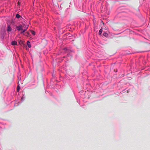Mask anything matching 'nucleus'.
I'll return each mask as SVG.
<instances>
[{
    "label": "nucleus",
    "instance_id": "obj_1",
    "mask_svg": "<svg viewBox=\"0 0 150 150\" xmlns=\"http://www.w3.org/2000/svg\"><path fill=\"white\" fill-rule=\"evenodd\" d=\"M23 25L22 26L21 25H19V26H17L16 27V28L17 30L18 31H20V30H23Z\"/></svg>",
    "mask_w": 150,
    "mask_h": 150
},
{
    "label": "nucleus",
    "instance_id": "obj_2",
    "mask_svg": "<svg viewBox=\"0 0 150 150\" xmlns=\"http://www.w3.org/2000/svg\"><path fill=\"white\" fill-rule=\"evenodd\" d=\"M28 28V25H27V27H26V28H25V29H24V30H21V34H23V33H24V32H25V31H26V30Z\"/></svg>",
    "mask_w": 150,
    "mask_h": 150
},
{
    "label": "nucleus",
    "instance_id": "obj_3",
    "mask_svg": "<svg viewBox=\"0 0 150 150\" xmlns=\"http://www.w3.org/2000/svg\"><path fill=\"white\" fill-rule=\"evenodd\" d=\"M7 30L8 32L11 31V27L9 25H8Z\"/></svg>",
    "mask_w": 150,
    "mask_h": 150
},
{
    "label": "nucleus",
    "instance_id": "obj_4",
    "mask_svg": "<svg viewBox=\"0 0 150 150\" xmlns=\"http://www.w3.org/2000/svg\"><path fill=\"white\" fill-rule=\"evenodd\" d=\"M11 45H17V42L15 41H13L11 42Z\"/></svg>",
    "mask_w": 150,
    "mask_h": 150
},
{
    "label": "nucleus",
    "instance_id": "obj_5",
    "mask_svg": "<svg viewBox=\"0 0 150 150\" xmlns=\"http://www.w3.org/2000/svg\"><path fill=\"white\" fill-rule=\"evenodd\" d=\"M27 45L29 48H30L31 47V45L30 44V43L28 41H27Z\"/></svg>",
    "mask_w": 150,
    "mask_h": 150
},
{
    "label": "nucleus",
    "instance_id": "obj_6",
    "mask_svg": "<svg viewBox=\"0 0 150 150\" xmlns=\"http://www.w3.org/2000/svg\"><path fill=\"white\" fill-rule=\"evenodd\" d=\"M103 35L105 37H108V34L106 33L105 32L103 33Z\"/></svg>",
    "mask_w": 150,
    "mask_h": 150
},
{
    "label": "nucleus",
    "instance_id": "obj_7",
    "mask_svg": "<svg viewBox=\"0 0 150 150\" xmlns=\"http://www.w3.org/2000/svg\"><path fill=\"white\" fill-rule=\"evenodd\" d=\"M102 31H103V30L102 28L100 29L99 31V35H101L102 32Z\"/></svg>",
    "mask_w": 150,
    "mask_h": 150
},
{
    "label": "nucleus",
    "instance_id": "obj_8",
    "mask_svg": "<svg viewBox=\"0 0 150 150\" xmlns=\"http://www.w3.org/2000/svg\"><path fill=\"white\" fill-rule=\"evenodd\" d=\"M16 18H19L21 17V16L18 14H16Z\"/></svg>",
    "mask_w": 150,
    "mask_h": 150
},
{
    "label": "nucleus",
    "instance_id": "obj_9",
    "mask_svg": "<svg viewBox=\"0 0 150 150\" xmlns=\"http://www.w3.org/2000/svg\"><path fill=\"white\" fill-rule=\"evenodd\" d=\"M30 32H31V33H32V34L33 35H35V32L34 31L32 30H31Z\"/></svg>",
    "mask_w": 150,
    "mask_h": 150
},
{
    "label": "nucleus",
    "instance_id": "obj_10",
    "mask_svg": "<svg viewBox=\"0 0 150 150\" xmlns=\"http://www.w3.org/2000/svg\"><path fill=\"white\" fill-rule=\"evenodd\" d=\"M20 87L19 85L17 86V92H18L20 90Z\"/></svg>",
    "mask_w": 150,
    "mask_h": 150
},
{
    "label": "nucleus",
    "instance_id": "obj_11",
    "mask_svg": "<svg viewBox=\"0 0 150 150\" xmlns=\"http://www.w3.org/2000/svg\"><path fill=\"white\" fill-rule=\"evenodd\" d=\"M24 35L25 36H28L29 35V33L28 32H26L24 34Z\"/></svg>",
    "mask_w": 150,
    "mask_h": 150
},
{
    "label": "nucleus",
    "instance_id": "obj_12",
    "mask_svg": "<svg viewBox=\"0 0 150 150\" xmlns=\"http://www.w3.org/2000/svg\"><path fill=\"white\" fill-rule=\"evenodd\" d=\"M18 6H20V3L19 1L18 2Z\"/></svg>",
    "mask_w": 150,
    "mask_h": 150
},
{
    "label": "nucleus",
    "instance_id": "obj_13",
    "mask_svg": "<svg viewBox=\"0 0 150 150\" xmlns=\"http://www.w3.org/2000/svg\"><path fill=\"white\" fill-rule=\"evenodd\" d=\"M26 27H27V25L25 26V27H24V26H23V28H26Z\"/></svg>",
    "mask_w": 150,
    "mask_h": 150
}]
</instances>
